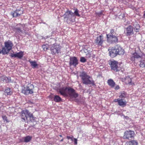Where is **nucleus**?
Listing matches in <instances>:
<instances>
[{
  "label": "nucleus",
  "instance_id": "nucleus-1",
  "mask_svg": "<svg viewBox=\"0 0 145 145\" xmlns=\"http://www.w3.org/2000/svg\"><path fill=\"white\" fill-rule=\"evenodd\" d=\"M107 40L108 42L112 44L116 43L118 42V34L114 29L110 30L109 33L106 34Z\"/></svg>",
  "mask_w": 145,
  "mask_h": 145
},
{
  "label": "nucleus",
  "instance_id": "nucleus-2",
  "mask_svg": "<svg viewBox=\"0 0 145 145\" xmlns=\"http://www.w3.org/2000/svg\"><path fill=\"white\" fill-rule=\"evenodd\" d=\"M80 76L82 80L83 84H91L92 85H94V81L93 80H90L89 79L90 77L88 75L87 73L84 71L80 72Z\"/></svg>",
  "mask_w": 145,
  "mask_h": 145
},
{
  "label": "nucleus",
  "instance_id": "nucleus-3",
  "mask_svg": "<svg viewBox=\"0 0 145 145\" xmlns=\"http://www.w3.org/2000/svg\"><path fill=\"white\" fill-rule=\"evenodd\" d=\"M5 47H3L1 50H0V54L5 55L8 54L12 49L13 46L12 43L11 41H8L5 42Z\"/></svg>",
  "mask_w": 145,
  "mask_h": 145
},
{
  "label": "nucleus",
  "instance_id": "nucleus-4",
  "mask_svg": "<svg viewBox=\"0 0 145 145\" xmlns=\"http://www.w3.org/2000/svg\"><path fill=\"white\" fill-rule=\"evenodd\" d=\"M34 86L31 84H28L26 87H24L22 89V92L25 95H28L33 93Z\"/></svg>",
  "mask_w": 145,
  "mask_h": 145
},
{
  "label": "nucleus",
  "instance_id": "nucleus-5",
  "mask_svg": "<svg viewBox=\"0 0 145 145\" xmlns=\"http://www.w3.org/2000/svg\"><path fill=\"white\" fill-rule=\"evenodd\" d=\"M61 46L56 44H54L52 45L50 47L51 53L53 55H56L60 52Z\"/></svg>",
  "mask_w": 145,
  "mask_h": 145
},
{
  "label": "nucleus",
  "instance_id": "nucleus-6",
  "mask_svg": "<svg viewBox=\"0 0 145 145\" xmlns=\"http://www.w3.org/2000/svg\"><path fill=\"white\" fill-rule=\"evenodd\" d=\"M109 64L110 65L111 69L114 71L117 72L120 69L118 62L114 60H110L109 62Z\"/></svg>",
  "mask_w": 145,
  "mask_h": 145
},
{
  "label": "nucleus",
  "instance_id": "nucleus-7",
  "mask_svg": "<svg viewBox=\"0 0 145 145\" xmlns=\"http://www.w3.org/2000/svg\"><path fill=\"white\" fill-rule=\"evenodd\" d=\"M123 136L124 139H129L130 138H133L135 135V133L132 131H126L124 133Z\"/></svg>",
  "mask_w": 145,
  "mask_h": 145
},
{
  "label": "nucleus",
  "instance_id": "nucleus-8",
  "mask_svg": "<svg viewBox=\"0 0 145 145\" xmlns=\"http://www.w3.org/2000/svg\"><path fill=\"white\" fill-rule=\"evenodd\" d=\"M67 92L71 97L75 98L78 96V94L76 93L75 90L71 87H68Z\"/></svg>",
  "mask_w": 145,
  "mask_h": 145
},
{
  "label": "nucleus",
  "instance_id": "nucleus-9",
  "mask_svg": "<svg viewBox=\"0 0 145 145\" xmlns=\"http://www.w3.org/2000/svg\"><path fill=\"white\" fill-rule=\"evenodd\" d=\"M65 18H67V20L70 21H72V18L74 17V13L71 10H67L65 12Z\"/></svg>",
  "mask_w": 145,
  "mask_h": 145
},
{
  "label": "nucleus",
  "instance_id": "nucleus-10",
  "mask_svg": "<svg viewBox=\"0 0 145 145\" xmlns=\"http://www.w3.org/2000/svg\"><path fill=\"white\" fill-rule=\"evenodd\" d=\"M114 101L117 102L120 106L123 107H125L127 103L126 101L123 99H114Z\"/></svg>",
  "mask_w": 145,
  "mask_h": 145
},
{
  "label": "nucleus",
  "instance_id": "nucleus-11",
  "mask_svg": "<svg viewBox=\"0 0 145 145\" xmlns=\"http://www.w3.org/2000/svg\"><path fill=\"white\" fill-rule=\"evenodd\" d=\"M104 41L103 36L101 35L97 37V38L95 40V43L98 46H101Z\"/></svg>",
  "mask_w": 145,
  "mask_h": 145
},
{
  "label": "nucleus",
  "instance_id": "nucleus-12",
  "mask_svg": "<svg viewBox=\"0 0 145 145\" xmlns=\"http://www.w3.org/2000/svg\"><path fill=\"white\" fill-rule=\"evenodd\" d=\"M23 13V10H21V8H19L14 12H11V14L13 17H17L20 16Z\"/></svg>",
  "mask_w": 145,
  "mask_h": 145
},
{
  "label": "nucleus",
  "instance_id": "nucleus-13",
  "mask_svg": "<svg viewBox=\"0 0 145 145\" xmlns=\"http://www.w3.org/2000/svg\"><path fill=\"white\" fill-rule=\"evenodd\" d=\"M69 65L70 66H73L75 67L78 64V60L75 57H72L70 58Z\"/></svg>",
  "mask_w": 145,
  "mask_h": 145
},
{
  "label": "nucleus",
  "instance_id": "nucleus-14",
  "mask_svg": "<svg viewBox=\"0 0 145 145\" xmlns=\"http://www.w3.org/2000/svg\"><path fill=\"white\" fill-rule=\"evenodd\" d=\"M28 112L29 111L27 110H23L21 112V116L22 121H25L27 120Z\"/></svg>",
  "mask_w": 145,
  "mask_h": 145
},
{
  "label": "nucleus",
  "instance_id": "nucleus-15",
  "mask_svg": "<svg viewBox=\"0 0 145 145\" xmlns=\"http://www.w3.org/2000/svg\"><path fill=\"white\" fill-rule=\"evenodd\" d=\"M117 55H123L124 54V50L120 46L116 45L115 47Z\"/></svg>",
  "mask_w": 145,
  "mask_h": 145
},
{
  "label": "nucleus",
  "instance_id": "nucleus-16",
  "mask_svg": "<svg viewBox=\"0 0 145 145\" xmlns=\"http://www.w3.org/2000/svg\"><path fill=\"white\" fill-rule=\"evenodd\" d=\"M24 56V52L20 51L18 52H17L15 54L11 53L10 56L12 57H17L19 59H21Z\"/></svg>",
  "mask_w": 145,
  "mask_h": 145
},
{
  "label": "nucleus",
  "instance_id": "nucleus-17",
  "mask_svg": "<svg viewBox=\"0 0 145 145\" xmlns=\"http://www.w3.org/2000/svg\"><path fill=\"white\" fill-rule=\"evenodd\" d=\"M68 87H63L59 88L57 90V92H59L60 94L64 96L67 95V92Z\"/></svg>",
  "mask_w": 145,
  "mask_h": 145
},
{
  "label": "nucleus",
  "instance_id": "nucleus-18",
  "mask_svg": "<svg viewBox=\"0 0 145 145\" xmlns=\"http://www.w3.org/2000/svg\"><path fill=\"white\" fill-rule=\"evenodd\" d=\"M126 35L130 36L133 34V30L132 27L131 25H129L126 28L125 30Z\"/></svg>",
  "mask_w": 145,
  "mask_h": 145
},
{
  "label": "nucleus",
  "instance_id": "nucleus-19",
  "mask_svg": "<svg viewBox=\"0 0 145 145\" xmlns=\"http://www.w3.org/2000/svg\"><path fill=\"white\" fill-rule=\"evenodd\" d=\"M14 30L15 31L17 34L20 35L24 36L27 34V33L26 32H24L20 27H16L14 29Z\"/></svg>",
  "mask_w": 145,
  "mask_h": 145
},
{
  "label": "nucleus",
  "instance_id": "nucleus-20",
  "mask_svg": "<svg viewBox=\"0 0 145 145\" xmlns=\"http://www.w3.org/2000/svg\"><path fill=\"white\" fill-rule=\"evenodd\" d=\"M133 29H134L135 31L136 32H139L140 30V27L138 22H135L132 23Z\"/></svg>",
  "mask_w": 145,
  "mask_h": 145
},
{
  "label": "nucleus",
  "instance_id": "nucleus-21",
  "mask_svg": "<svg viewBox=\"0 0 145 145\" xmlns=\"http://www.w3.org/2000/svg\"><path fill=\"white\" fill-rule=\"evenodd\" d=\"M110 50L109 52V55L111 57H114L117 55L115 48H112L110 50Z\"/></svg>",
  "mask_w": 145,
  "mask_h": 145
},
{
  "label": "nucleus",
  "instance_id": "nucleus-22",
  "mask_svg": "<svg viewBox=\"0 0 145 145\" xmlns=\"http://www.w3.org/2000/svg\"><path fill=\"white\" fill-rule=\"evenodd\" d=\"M128 96V94L124 91H121L119 93V97L120 99H123L126 98Z\"/></svg>",
  "mask_w": 145,
  "mask_h": 145
},
{
  "label": "nucleus",
  "instance_id": "nucleus-23",
  "mask_svg": "<svg viewBox=\"0 0 145 145\" xmlns=\"http://www.w3.org/2000/svg\"><path fill=\"white\" fill-rule=\"evenodd\" d=\"M29 61L31 64V66L33 68H35L38 66V64L35 61H32L29 60Z\"/></svg>",
  "mask_w": 145,
  "mask_h": 145
},
{
  "label": "nucleus",
  "instance_id": "nucleus-24",
  "mask_svg": "<svg viewBox=\"0 0 145 145\" xmlns=\"http://www.w3.org/2000/svg\"><path fill=\"white\" fill-rule=\"evenodd\" d=\"M107 83L108 85H109L112 88H114L115 85V83L114 82L112 79H111L108 80Z\"/></svg>",
  "mask_w": 145,
  "mask_h": 145
},
{
  "label": "nucleus",
  "instance_id": "nucleus-25",
  "mask_svg": "<svg viewBox=\"0 0 145 145\" xmlns=\"http://www.w3.org/2000/svg\"><path fill=\"white\" fill-rule=\"evenodd\" d=\"M4 94L6 96L11 95L12 92L11 91V89L10 88H7L4 91Z\"/></svg>",
  "mask_w": 145,
  "mask_h": 145
},
{
  "label": "nucleus",
  "instance_id": "nucleus-26",
  "mask_svg": "<svg viewBox=\"0 0 145 145\" xmlns=\"http://www.w3.org/2000/svg\"><path fill=\"white\" fill-rule=\"evenodd\" d=\"M127 145H138L137 142L135 140H132L127 143Z\"/></svg>",
  "mask_w": 145,
  "mask_h": 145
},
{
  "label": "nucleus",
  "instance_id": "nucleus-27",
  "mask_svg": "<svg viewBox=\"0 0 145 145\" xmlns=\"http://www.w3.org/2000/svg\"><path fill=\"white\" fill-rule=\"evenodd\" d=\"M1 80L3 82H9L10 80V78H8L6 77V76H2L1 78Z\"/></svg>",
  "mask_w": 145,
  "mask_h": 145
},
{
  "label": "nucleus",
  "instance_id": "nucleus-28",
  "mask_svg": "<svg viewBox=\"0 0 145 145\" xmlns=\"http://www.w3.org/2000/svg\"><path fill=\"white\" fill-rule=\"evenodd\" d=\"M54 101L56 102H59L61 100V98L58 95H54Z\"/></svg>",
  "mask_w": 145,
  "mask_h": 145
},
{
  "label": "nucleus",
  "instance_id": "nucleus-29",
  "mask_svg": "<svg viewBox=\"0 0 145 145\" xmlns=\"http://www.w3.org/2000/svg\"><path fill=\"white\" fill-rule=\"evenodd\" d=\"M125 81L127 84H130L131 81V79L129 76H127L125 78Z\"/></svg>",
  "mask_w": 145,
  "mask_h": 145
},
{
  "label": "nucleus",
  "instance_id": "nucleus-30",
  "mask_svg": "<svg viewBox=\"0 0 145 145\" xmlns=\"http://www.w3.org/2000/svg\"><path fill=\"white\" fill-rule=\"evenodd\" d=\"M74 10H75L74 13V16H75L80 17V14H79V10L76 8H74Z\"/></svg>",
  "mask_w": 145,
  "mask_h": 145
},
{
  "label": "nucleus",
  "instance_id": "nucleus-31",
  "mask_svg": "<svg viewBox=\"0 0 145 145\" xmlns=\"http://www.w3.org/2000/svg\"><path fill=\"white\" fill-rule=\"evenodd\" d=\"M31 138L29 136H27L24 138V141L25 142H27L30 141Z\"/></svg>",
  "mask_w": 145,
  "mask_h": 145
},
{
  "label": "nucleus",
  "instance_id": "nucleus-32",
  "mask_svg": "<svg viewBox=\"0 0 145 145\" xmlns=\"http://www.w3.org/2000/svg\"><path fill=\"white\" fill-rule=\"evenodd\" d=\"M140 67H145V60L141 61L140 64Z\"/></svg>",
  "mask_w": 145,
  "mask_h": 145
},
{
  "label": "nucleus",
  "instance_id": "nucleus-33",
  "mask_svg": "<svg viewBox=\"0 0 145 145\" xmlns=\"http://www.w3.org/2000/svg\"><path fill=\"white\" fill-rule=\"evenodd\" d=\"M132 57H133L134 58H138L140 57V56L138 54V53L135 52L133 54Z\"/></svg>",
  "mask_w": 145,
  "mask_h": 145
},
{
  "label": "nucleus",
  "instance_id": "nucleus-34",
  "mask_svg": "<svg viewBox=\"0 0 145 145\" xmlns=\"http://www.w3.org/2000/svg\"><path fill=\"white\" fill-rule=\"evenodd\" d=\"M42 47L44 51H46L48 49V45L47 44L43 45L42 46Z\"/></svg>",
  "mask_w": 145,
  "mask_h": 145
},
{
  "label": "nucleus",
  "instance_id": "nucleus-35",
  "mask_svg": "<svg viewBox=\"0 0 145 145\" xmlns=\"http://www.w3.org/2000/svg\"><path fill=\"white\" fill-rule=\"evenodd\" d=\"M28 116H29L30 118V119H31V118L33 120H34V118L33 117V116L32 114H31L30 113H29V112L28 114Z\"/></svg>",
  "mask_w": 145,
  "mask_h": 145
},
{
  "label": "nucleus",
  "instance_id": "nucleus-36",
  "mask_svg": "<svg viewBox=\"0 0 145 145\" xmlns=\"http://www.w3.org/2000/svg\"><path fill=\"white\" fill-rule=\"evenodd\" d=\"M86 59L84 57H81L80 59V61L82 63H84L86 61Z\"/></svg>",
  "mask_w": 145,
  "mask_h": 145
},
{
  "label": "nucleus",
  "instance_id": "nucleus-37",
  "mask_svg": "<svg viewBox=\"0 0 145 145\" xmlns=\"http://www.w3.org/2000/svg\"><path fill=\"white\" fill-rule=\"evenodd\" d=\"M96 15L99 16H100L102 14V11L100 12L96 13Z\"/></svg>",
  "mask_w": 145,
  "mask_h": 145
},
{
  "label": "nucleus",
  "instance_id": "nucleus-38",
  "mask_svg": "<svg viewBox=\"0 0 145 145\" xmlns=\"http://www.w3.org/2000/svg\"><path fill=\"white\" fill-rule=\"evenodd\" d=\"M2 117L4 120L7 121V117L6 116H2Z\"/></svg>",
  "mask_w": 145,
  "mask_h": 145
},
{
  "label": "nucleus",
  "instance_id": "nucleus-39",
  "mask_svg": "<svg viewBox=\"0 0 145 145\" xmlns=\"http://www.w3.org/2000/svg\"><path fill=\"white\" fill-rule=\"evenodd\" d=\"M120 87L118 85H117L115 88V90H118L120 89Z\"/></svg>",
  "mask_w": 145,
  "mask_h": 145
},
{
  "label": "nucleus",
  "instance_id": "nucleus-40",
  "mask_svg": "<svg viewBox=\"0 0 145 145\" xmlns=\"http://www.w3.org/2000/svg\"><path fill=\"white\" fill-rule=\"evenodd\" d=\"M86 50H87V52H89L90 51V48L86 47Z\"/></svg>",
  "mask_w": 145,
  "mask_h": 145
},
{
  "label": "nucleus",
  "instance_id": "nucleus-41",
  "mask_svg": "<svg viewBox=\"0 0 145 145\" xmlns=\"http://www.w3.org/2000/svg\"><path fill=\"white\" fill-rule=\"evenodd\" d=\"M74 143L75 144H77V140L76 139H75L74 140Z\"/></svg>",
  "mask_w": 145,
  "mask_h": 145
},
{
  "label": "nucleus",
  "instance_id": "nucleus-42",
  "mask_svg": "<svg viewBox=\"0 0 145 145\" xmlns=\"http://www.w3.org/2000/svg\"><path fill=\"white\" fill-rule=\"evenodd\" d=\"M86 47H85L84 50V52L85 53H86L87 52H87V50H86Z\"/></svg>",
  "mask_w": 145,
  "mask_h": 145
},
{
  "label": "nucleus",
  "instance_id": "nucleus-43",
  "mask_svg": "<svg viewBox=\"0 0 145 145\" xmlns=\"http://www.w3.org/2000/svg\"><path fill=\"white\" fill-rule=\"evenodd\" d=\"M67 138L68 139H71V137L69 136H67Z\"/></svg>",
  "mask_w": 145,
  "mask_h": 145
},
{
  "label": "nucleus",
  "instance_id": "nucleus-44",
  "mask_svg": "<svg viewBox=\"0 0 145 145\" xmlns=\"http://www.w3.org/2000/svg\"><path fill=\"white\" fill-rule=\"evenodd\" d=\"M63 138H62L61 140H60V141L61 142H62V141H63Z\"/></svg>",
  "mask_w": 145,
  "mask_h": 145
},
{
  "label": "nucleus",
  "instance_id": "nucleus-45",
  "mask_svg": "<svg viewBox=\"0 0 145 145\" xmlns=\"http://www.w3.org/2000/svg\"><path fill=\"white\" fill-rule=\"evenodd\" d=\"M144 16L145 17V11H144Z\"/></svg>",
  "mask_w": 145,
  "mask_h": 145
},
{
  "label": "nucleus",
  "instance_id": "nucleus-46",
  "mask_svg": "<svg viewBox=\"0 0 145 145\" xmlns=\"http://www.w3.org/2000/svg\"><path fill=\"white\" fill-rule=\"evenodd\" d=\"M59 136L61 137H62V136L61 135H59Z\"/></svg>",
  "mask_w": 145,
  "mask_h": 145
},
{
  "label": "nucleus",
  "instance_id": "nucleus-47",
  "mask_svg": "<svg viewBox=\"0 0 145 145\" xmlns=\"http://www.w3.org/2000/svg\"><path fill=\"white\" fill-rule=\"evenodd\" d=\"M79 86L80 87L82 86L80 84H79Z\"/></svg>",
  "mask_w": 145,
  "mask_h": 145
}]
</instances>
